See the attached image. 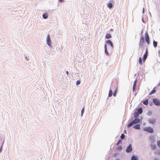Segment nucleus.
<instances>
[{
    "instance_id": "obj_1",
    "label": "nucleus",
    "mask_w": 160,
    "mask_h": 160,
    "mask_svg": "<svg viewBox=\"0 0 160 160\" xmlns=\"http://www.w3.org/2000/svg\"><path fill=\"white\" fill-rule=\"evenodd\" d=\"M144 131H147L150 133H152L153 132V129L151 127H147L144 128Z\"/></svg>"
},
{
    "instance_id": "obj_2",
    "label": "nucleus",
    "mask_w": 160,
    "mask_h": 160,
    "mask_svg": "<svg viewBox=\"0 0 160 160\" xmlns=\"http://www.w3.org/2000/svg\"><path fill=\"white\" fill-rule=\"evenodd\" d=\"M148 48H147V49L146 50L145 52L144 53V54L143 57H142V59H143V62H145L146 59L147 58V57H148Z\"/></svg>"
},
{
    "instance_id": "obj_3",
    "label": "nucleus",
    "mask_w": 160,
    "mask_h": 160,
    "mask_svg": "<svg viewBox=\"0 0 160 160\" xmlns=\"http://www.w3.org/2000/svg\"><path fill=\"white\" fill-rule=\"evenodd\" d=\"M145 37L146 42L148 44L149 43V37L148 35V33L147 32H146L145 33Z\"/></svg>"
},
{
    "instance_id": "obj_4",
    "label": "nucleus",
    "mask_w": 160,
    "mask_h": 160,
    "mask_svg": "<svg viewBox=\"0 0 160 160\" xmlns=\"http://www.w3.org/2000/svg\"><path fill=\"white\" fill-rule=\"evenodd\" d=\"M153 101L154 104H155L156 105H160V101L159 100L156 98H154L153 99Z\"/></svg>"
},
{
    "instance_id": "obj_5",
    "label": "nucleus",
    "mask_w": 160,
    "mask_h": 160,
    "mask_svg": "<svg viewBox=\"0 0 160 160\" xmlns=\"http://www.w3.org/2000/svg\"><path fill=\"white\" fill-rule=\"evenodd\" d=\"M132 150V148L131 145L130 144L127 148L126 151L127 152H131Z\"/></svg>"
},
{
    "instance_id": "obj_6",
    "label": "nucleus",
    "mask_w": 160,
    "mask_h": 160,
    "mask_svg": "<svg viewBox=\"0 0 160 160\" xmlns=\"http://www.w3.org/2000/svg\"><path fill=\"white\" fill-rule=\"evenodd\" d=\"M47 44L49 46H50L51 44V41L50 40V37L49 35H48L47 38Z\"/></svg>"
},
{
    "instance_id": "obj_7",
    "label": "nucleus",
    "mask_w": 160,
    "mask_h": 160,
    "mask_svg": "<svg viewBox=\"0 0 160 160\" xmlns=\"http://www.w3.org/2000/svg\"><path fill=\"white\" fill-rule=\"evenodd\" d=\"M144 39L143 37L142 36L140 39V43L139 45H142L144 43Z\"/></svg>"
},
{
    "instance_id": "obj_8",
    "label": "nucleus",
    "mask_w": 160,
    "mask_h": 160,
    "mask_svg": "<svg viewBox=\"0 0 160 160\" xmlns=\"http://www.w3.org/2000/svg\"><path fill=\"white\" fill-rule=\"evenodd\" d=\"M106 43L108 44H109L111 46L112 48H113V44L112 42L110 40H108L106 41Z\"/></svg>"
},
{
    "instance_id": "obj_9",
    "label": "nucleus",
    "mask_w": 160,
    "mask_h": 160,
    "mask_svg": "<svg viewBox=\"0 0 160 160\" xmlns=\"http://www.w3.org/2000/svg\"><path fill=\"white\" fill-rule=\"evenodd\" d=\"M139 121L140 120L138 118H136L132 121L133 123L134 124L138 123Z\"/></svg>"
},
{
    "instance_id": "obj_10",
    "label": "nucleus",
    "mask_w": 160,
    "mask_h": 160,
    "mask_svg": "<svg viewBox=\"0 0 160 160\" xmlns=\"http://www.w3.org/2000/svg\"><path fill=\"white\" fill-rule=\"evenodd\" d=\"M137 82V80H136L134 81L133 85V91H134L135 89V88L136 85V83Z\"/></svg>"
},
{
    "instance_id": "obj_11",
    "label": "nucleus",
    "mask_w": 160,
    "mask_h": 160,
    "mask_svg": "<svg viewBox=\"0 0 160 160\" xmlns=\"http://www.w3.org/2000/svg\"><path fill=\"white\" fill-rule=\"evenodd\" d=\"M142 108H138V113L139 114H141L142 113Z\"/></svg>"
},
{
    "instance_id": "obj_12",
    "label": "nucleus",
    "mask_w": 160,
    "mask_h": 160,
    "mask_svg": "<svg viewBox=\"0 0 160 160\" xmlns=\"http://www.w3.org/2000/svg\"><path fill=\"white\" fill-rule=\"evenodd\" d=\"M105 53H106V54L107 55H109V53L108 52V50H107V46H106V45L105 44Z\"/></svg>"
},
{
    "instance_id": "obj_13",
    "label": "nucleus",
    "mask_w": 160,
    "mask_h": 160,
    "mask_svg": "<svg viewBox=\"0 0 160 160\" xmlns=\"http://www.w3.org/2000/svg\"><path fill=\"white\" fill-rule=\"evenodd\" d=\"M111 37V36L109 33H107L106 34L105 38L107 39H109Z\"/></svg>"
},
{
    "instance_id": "obj_14",
    "label": "nucleus",
    "mask_w": 160,
    "mask_h": 160,
    "mask_svg": "<svg viewBox=\"0 0 160 160\" xmlns=\"http://www.w3.org/2000/svg\"><path fill=\"white\" fill-rule=\"evenodd\" d=\"M133 128L136 129H139L140 128V125L139 124H137L134 126Z\"/></svg>"
},
{
    "instance_id": "obj_15",
    "label": "nucleus",
    "mask_w": 160,
    "mask_h": 160,
    "mask_svg": "<svg viewBox=\"0 0 160 160\" xmlns=\"http://www.w3.org/2000/svg\"><path fill=\"white\" fill-rule=\"evenodd\" d=\"M48 15L47 13H44L42 15V17L44 19H46L48 18Z\"/></svg>"
},
{
    "instance_id": "obj_16",
    "label": "nucleus",
    "mask_w": 160,
    "mask_h": 160,
    "mask_svg": "<svg viewBox=\"0 0 160 160\" xmlns=\"http://www.w3.org/2000/svg\"><path fill=\"white\" fill-rule=\"evenodd\" d=\"M143 103L146 105H147L148 104V99H146V100H145L143 102Z\"/></svg>"
},
{
    "instance_id": "obj_17",
    "label": "nucleus",
    "mask_w": 160,
    "mask_h": 160,
    "mask_svg": "<svg viewBox=\"0 0 160 160\" xmlns=\"http://www.w3.org/2000/svg\"><path fill=\"white\" fill-rule=\"evenodd\" d=\"M157 42L155 41H154L153 42V46L156 48L157 47Z\"/></svg>"
},
{
    "instance_id": "obj_18",
    "label": "nucleus",
    "mask_w": 160,
    "mask_h": 160,
    "mask_svg": "<svg viewBox=\"0 0 160 160\" xmlns=\"http://www.w3.org/2000/svg\"><path fill=\"white\" fill-rule=\"evenodd\" d=\"M112 92L111 90H110L109 91V93L108 94V96L111 97L112 96Z\"/></svg>"
},
{
    "instance_id": "obj_19",
    "label": "nucleus",
    "mask_w": 160,
    "mask_h": 160,
    "mask_svg": "<svg viewBox=\"0 0 160 160\" xmlns=\"http://www.w3.org/2000/svg\"><path fill=\"white\" fill-rule=\"evenodd\" d=\"M149 122L151 124H153L155 122V121L154 120L150 119L149 120Z\"/></svg>"
},
{
    "instance_id": "obj_20",
    "label": "nucleus",
    "mask_w": 160,
    "mask_h": 160,
    "mask_svg": "<svg viewBox=\"0 0 160 160\" xmlns=\"http://www.w3.org/2000/svg\"><path fill=\"white\" fill-rule=\"evenodd\" d=\"M131 160H138L137 157L134 156H133L131 158Z\"/></svg>"
},
{
    "instance_id": "obj_21",
    "label": "nucleus",
    "mask_w": 160,
    "mask_h": 160,
    "mask_svg": "<svg viewBox=\"0 0 160 160\" xmlns=\"http://www.w3.org/2000/svg\"><path fill=\"white\" fill-rule=\"evenodd\" d=\"M138 62H139V63L140 65H141L142 64V59L141 58V57L139 58V60H138Z\"/></svg>"
},
{
    "instance_id": "obj_22",
    "label": "nucleus",
    "mask_w": 160,
    "mask_h": 160,
    "mask_svg": "<svg viewBox=\"0 0 160 160\" xmlns=\"http://www.w3.org/2000/svg\"><path fill=\"white\" fill-rule=\"evenodd\" d=\"M134 118H137L138 116V113L137 112H135L134 113Z\"/></svg>"
},
{
    "instance_id": "obj_23",
    "label": "nucleus",
    "mask_w": 160,
    "mask_h": 160,
    "mask_svg": "<svg viewBox=\"0 0 160 160\" xmlns=\"http://www.w3.org/2000/svg\"><path fill=\"white\" fill-rule=\"evenodd\" d=\"M133 124H134L133 123V122L132 121V122L129 123V124H128V126H127L128 127H130L132 126Z\"/></svg>"
},
{
    "instance_id": "obj_24",
    "label": "nucleus",
    "mask_w": 160,
    "mask_h": 160,
    "mask_svg": "<svg viewBox=\"0 0 160 160\" xmlns=\"http://www.w3.org/2000/svg\"><path fill=\"white\" fill-rule=\"evenodd\" d=\"M84 111V107H83L81 111V116H82Z\"/></svg>"
},
{
    "instance_id": "obj_25",
    "label": "nucleus",
    "mask_w": 160,
    "mask_h": 160,
    "mask_svg": "<svg viewBox=\"0 0 160 160\" xmlns=\"http://www.w3.org/2000/svg\"><path fill=\"white\" fill-rule=\"evenodd\" d=\"M122 142V141L121 140H120L118 141V142L116 143V145L117 146L118 145Z\"/></svg>"
},
{
    "instance_id": "obj_26",
    "label": "nucleus",
    "mask_w": 160,
    "mask_h": 160,
    "mask_svg": "<svg viewBox=\"0 0 160 160\" xmlns=\"http://www.w3.org/2000/svg\"><path fill=\"white\" fill-rule=\"evenodd\" d=\"M151 148L152 149H155L156 148V145H151Z\"/></svg>"
},
{
    "instance_id": "obj_27",
    "label": "nucleus",
    "mask_w": 160,
    "mask_h": 160,
    "mask_svg": "<svg viewBox=\"0 0 160 160\" xmlns=\"http://www.w3.org/2000/svg\"><path fill=\"white\" fill-rule=\"evenodd\" d=\"M156 92V90H154V89H153V90H152L151 91V92H150V93L149 94V95H151V94H153V93H154L155 92Z\"/></svg>"
},
{
    "instance_id": "obj_28",
    "label": "nucleus",
    "mask_w": 160,
    "mask_h": 160,
    "mask_svg": "<svg viewBox=\"0 0 160 160\" xmlns=\"http://www.w3.org/2000/svg\"><path fill=\"white\" fill-rule=\"evenodd\" d=\"M125 138V136L124 134H122L121 136V138L122 139H123Z\"/></svg>"
},
{
    "instance_id": "obj_29",
    "label": "nucleus",
    "mask_w": 160,
    "mask_h": 160,
    "mask_svg": "<svg viewBox=\"0 0 160 160\" xmlns=\"http://www.w3.org/2000/svg\"><path fill=\"white\" fill-rule=\"evenodd\" d=\"M118 150L120 151L122 149V147L121 146H119L117 148Z\"/></svg>"
},
{
    "instance_id": "obj_30",
    "label": "nucleus",
    "mask_w": 160,
    "mask_h": 160,
    "mask_svg": "<svg viewBox=\"0 0 160 160\" xmlns=\"http://www.w3.org/2000/svg\"><path fill=\"white\" fill-rule=\"evenodd\" d=\"M108 6L110 8H111L112 7V3H110L108 4Z\"/></svg>"
},
{
    "instance_id": "obj_31",
    "label": "nucleus",
    "mask_w": 160,
    "mask_h": 160,
    "mask_svg": "<svg viewBox=\"0 0 160 160\" xmlns=\"http://www.w3.org/2000/svg\"><path fill=\"white\" fill-rule=\"evenodd\" d=\"M81 82L80 80H78L76 82V84L77 85L79 84Z\"/></svg>"
},
{
    "instance_id": "obj_32",
    "label": "nucleus",
    "mask_w": 160,
    "mask_h": 160,
    "mask_svg": "<svg viewBox=\"0 0 160 160\" xmlns=\"http://www.w3.org/2000/svg\"><path fill=\"white\" fill-rule=\"evenodd\" d=\"M157 144L158 146L159 147H160V141H159L157 142Z\"/></svg>"
},
{
    "instance_id": "obj_33",
    "label": "nucleus",
    "mask_w": 160,
    "mask_h": 160,
    "mask_svg": "<svg viewBox=\"0 0 160 160\" xmlns=\"http://www.w3.org/2000/svg\"><path fill=\"white\" fill-rule=\"evenodd\" d=\"M116 92H117V91H116L114 92V93H113V96H116Z\"/></svg>"
},
{
    "instance_id": "obj_34",
    "label": "nucleus",
    "mask_w": 160,
    "mask_h": 160,
    "mask_svg": "<svg viewBox=\"0 0 160 160\" xmlns=\"http://www.w3.org/2000/svg\"><path fill=\"white\" fill-rule=\"evenodd\" d=\"M154 139V137L152 136H151L150 138V139Z\"/></svg>"
},
{
    "instance_id": "obj_35",
    "label": "nucleus",
    "mask_w": 160,
    "mask_h": 160,
    "mask_svg": "<svg viewBox=\"0 0 160 160\" xmlns=\"http://www.w3.org/2000/svg\"><path fill=\"white\" fill-rule=\"evenodd\" d=\"M58 0L60 2H62L64 1V0Z\"/></svg>"
},
{
    "instance_id": "obj_36",
    "label": "nucleus",
    "mask_w": 160,
    "mask_h": 160,
    "mask_svg": "<svg viewBox=\"0 0 160 160\" xmlns=\"http://www.w3.org/2000/svg\"><path fill=\"white\" fill-rule=\"evenodd\" d=\"M158 53L160 55V50H158Z\"/></svg>"
},
{
    "instance_id": "obj_37",
    "label": "nucleus",
    "mask_w": 160,
    "mask_h": 160,
    "mask_svg": "<svg viewBox=\"0 0 160 160\" xmlns=\"http://www.w3.org/2000/svg\"><path fill=\"white\" fill-rule=\"evenodd\" d=\"M66 73H67V75H68V71H66Z\"/></svg>"
},
{
    "instance_id": "obj_38",
    "label": "nucleus",
    "mask_w": 160,
    "mask_h": 160,
    "mask_svg": "<svg viewBox=\"0 0 160 160\" xmlns=\"http://www.w3.org/2000/svg\"><path fill=\"white\" fill-rule=\"evenodd\" d=\"M124 132H125V133H126V130H125Z\"/></svg>"
},
{
    "instance_id": "obj_39",
    "label": "nucleus",
    "mask_w": 160,
    "mask_h": 160,
    "mask_svg": "<svg viewBox=\"0 0 160 160\" xmlns=\"http://www.w3.org/2000/svg\"><path fill=\"white\" fill-rule=\"evenodd\" d=\"M1 151V149H0V152Z\"/></svg>"
},
{
    "instance_id": "obj_40",
    "label": "nucleus",
    "mask_w": 160,
    "mask_h": 160,
    "mask_svg": "<svg viewBox=\"0 0 160 160\" xmlns=\"http://www.w3.org/2000/svg\"><path fill=\"white\" fill-rule=\"evenodd\" d=\"M155 160H158L156 159H155Z\"/></svg>"
},
{
    "instance_id": "obj_41",
    "label": "nucleus",
    "mask_w": 160,
    "mask_h": 160,
    "mask_svg": "<svg viewBox=\"0 0 160 160\" xmlns=\"http://www.w3.org/2000/svg\"><path fill=\"white\" fill-rule=\"evenodd\" d=\"M116 160H118V159H116Z\"/></svg>"
}]
</instances>
